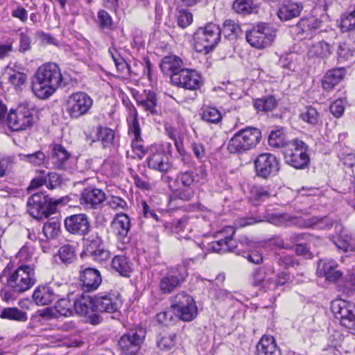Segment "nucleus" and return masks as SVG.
<instances>
[{"instance_id": "obj_3", "label": "nucleus", "mask_w": 355, "mask_h": 355, "mask_svg": "<svg viewBox=\"0 0 355 355\" xmlns=\"http://www.w3.org/2000/svg\"><path fill=\"white\" fill-rule=\"evenodd\" d=\"M220 39V29L214 24L198 28L194 34V47L198 52L209 53Z\"/></svg>"}, {"instance_id": "obj_62", "label": "nucleus", "mask_w": 355, "mask_h": 355, "mask_svg": "<svg viewBox=\"0 0 355 355\" xmlns=\"http://www.w3.org/2000/svg\"><path fill=\"white\" fill-rule=\"evenodd\" d=\"M170 187L176 191V196L181 200L189 201L193 197L194 191L191 187L173 188L172 186Z\"/></svg>"}, {"instance_id": "obj_15", "label": "nucleus", "mask_w": 355, "mask_h": 355, "mask_svg": "<svg viewBox=\"0 0 355 355\" xmlns=\"http://www.w3.org/2000/svg\"><path fill=\"white\" fill-rule=\"evenodd\" d=\"M254 165L257 175L263 178L274 175L279 171L276 157L270 153L259 155L254 162Z\"/></svg>"}, {"instance_id": "obj_43", "label": "nucleus", "mask_w": 355, "mask_h": 355, "mask_svg": "<svg viewBox=\"0 0 355 355\" xmlns=\"http://www.w3.org/2000/svg\"><path fill=\"white\" fill-rule=\"evenodd\" d=\"M232 9L237 13L248 15L257 9L254 0H236L232 4Z\"/></svg>"}, {"instance_id": "obj_38", "label": "nucleus", "mask_w": 355, "mask_h": 355, "mask_svg": "<svg viewBox=\"0 0 355 355\" xmlns=\"http://www.w3.org/2000/svg\"><path fill=\"white\" fill-rule=\"evenodd\" d=\"M333 221L327 217L313 216L304 220L302 227L318 230H327L331 227Z\"/></svg>"}, {"instance_id": "obj_11", "label": "nucleus", "mask_w": 355, "mask_h": 355, "mask_svg": "<svg viewBox=\"0 0 355 355\" xmlns=\"http://www.w3.org/2000/svg\"><path fill=\"white\" fill-rule=\"evenodd\" d=\"M188 272L184 268L177 267L163 275L159 282V289L162 294H170L185 282Z\"/></svg>"}, {"instance_id": "obj_9", "label": "nucleus", "mask_w": 355, "mask_h": 355, "mask_svg": "<svg viewBox=\"0 0 355 355\" xmlns=\"http://www.w3.org/2000/svg\"><path fill=\"white\" fill-rule=\"evenodd\" d=\"M275 37V31L263 23L258 24L245 33L247 42L257 49L269 46Z\"/></svg>"}, {"instance_id": "obj_53", "label": "nucleus", "mask_w": 355, "mask_h": 355, "mask_svg": "<svg viewBox=\"0 0 355 355\" xmlns=\"http://www.w3.org/2000/svg\"><path fill=\"white\" fill-rule=\"evenodd\" d=\"M273 274L274 270L272 268L266 270L259 268L256 270L253 273V285L259 287L268 276Z\"/></svg>"}, {"instance_id": "obj_14", "label": "nucleus", "mask_w": 355, "mask_h": 355, "mask_svg": "<svg viewBox=\"0 0 355 355\" xmlns=\"http://www.w3.org/2000/svg\"><path fill=\"white\" fill-rule=\"evenodd\" d=\"M146 331L143 328H136L123 335L119 341V346L125 354H135L143 343Z\"/></svg>"}, {"instance_id": "obj_31", "label": "nucleus", "mask_w": 355, "mask_h": 355, "mask_svg": "<svg viewBox=\"0 0 355 355\" xmlns=\"http://www.w3.org/2000/svg\"><path fill=\"white\" fill-rule=\"evenodd\" d=\"M302 8L300 3L288 1L279 6L277 15L282 21H288L298 17Z\"/></svg>"}, {"instance_id": "obj_12", "label": "nucleus", "mask_w": 355, "mask_h": 355, "mask_svg": "<svg viewBox=\"0 0 355 355\" xmlns=\"http://www.w3.org/2000/svg\"><path fill=\"white\" fill-rule=\"evenodd\" d=\"M332 311L342 326L355 329V305L345 300H336L332 303Z\"/></svg>"}, {"instance_id": "obj_48", "label": "nucleus", "mask_w": 355, "mask_h": 355, "mask_svg": "<svg viewBox=\"0 0 355 355\" xmlns=\"http://www.w3.org/2000/svg\"><path fill=\"white\" fill-rule=\"evenodd\" d=\"M0 317L4 319L18 321H26L27 320L26 313L17 308H6L3 309Z\"/></svg>"}, {"instance_id": "obj_55", "label": "nucleus", "mask_w": 355, "mask_h": 355, "mask_svg": "<svg viewBox=\"0 0 355 355\" xmlns=\"http://www.w3.org/2000/svg\"><path fill=\"white\" fill-rule=\"evenodd\" d=\"M223 32L228 37H239L241 34V28L234 21L227 19L223 24Z\"/></svg>"}, {"instance_id": "obj_2", "label": "nucleus", "mask_w": 355, "mask_h": 355, "mask_svg": "<svg viewBox=\"0 0 355 355\" xmlns=\"http://www.w3.org/2000/svg\"><path fill=\"white\" fill-rule=\"evenodd\" d=\"M261 139V132L253 127L243 128L230 138L227 149L232 154H243L254 148Z\"/></svg>"}, {"instance_id": "obj_8", "label": "nucleus", "mask_w": 355, "mask_h": 355, "mask_svg": "<svg viewBox=\"0 0 355 355\" xmlns=\"http://www.w3.org/2000/svg\"><path fill=\"white\" fill-rule=\"evenodd\" d=\"M27 205L28 212L36 219L47 218L56 210V204L44 193H37L31 196Z\"/></svg>"}, {"instance_id": "obj_32", "label": "nucleus", "mask_w": 355, "mask_h": 355, "mask_svg": "<svg viewBox=\"0 0 355 355\" xmlns=\"http://www.w3.org/2000/svg\"><path fill=\"white\" fill-rule=\"evenodd\" d=\"M73 308L76 313L80 315H85L96 310L94 306V298L89 295L82 294L77 297L73 302Z\"/></svg>"}, {"instance_id": "obj_34", "label": "nucleus", "mask_w": 355, "mask_h": 355, "mask_svg": "<svg viewBox=\"0 0 355 355\" xmlns=\"http://www.w3.org/2000/svg\"><path fill=\"white\" fill-rule=\"evenodd\" d=\"M137 105L141 107L148 114L155 115L157 114V98L156 94L149 91L145 97L137 96Z\"/></svg>"}, {"instance_id": "obj_46", "label": "nucleus", "mask_w": 355, "mask_h": 355, "mask_svg": "<svg viewBox=\"0 0 355 355\" xmlns=\"http://www.w3.org/2000/svg\"><path fill=\"white\" fill-rule=\"evenodd\" d=\"M201 119L208 123H217L222 119L220 112L215 107L205 106L202 108Z\"/></svg>"}, {"instance_id": "obj_5", "label": "nucleus", "mask_w": 355, "mask_h": 355, "mask_svg": "<svg viewBox=\"0 0 355 355\" xmlns=\"http://www.w3.org/2000/svg\"><path fill=\"white\" fill-rule=\"evenodd\" d=\"M171 306L176 315L185 322L193 320L198 314L194 300L184 291L177 293L171 298Z\"/></svg>"}, {"instance_id": "obj_18", "label": "nucleus", "mask_w": 355, "mask_h": 355, "mask_svg": "<svg viewBox=\"0 0 355 355\" xmlns=\"http://www.w3.org/2000/svg\"><path fill=\"white\" fill-rule=\"evenodd\" d=\"M147 163L148 168L162 173H166L172 168L168 155L160 148L151 150L147 157Z\"/></svg>"}, {"instance_id": "obj_23", "label": "nucleus", "mask_w": 355, "mask_h": 355, "mask_svg": "<svg viewBox=\"0 0 355 355\" xmlns=\"http://www.w3.org/2000/svg\"><path fill=\"white\" fill-rule=\"evenodd\" d=\"M112 228L118 239L125 242L130 229V219L125 214H116L112 221Z\"/></svg>"}, {"instance_id": "obj_54", "label": "nucleus", "mask_w": 355, "mask_h": 355, "mask_svg": "<svg viewBox=\"0 0 355 355\" xmlns=\"http://www.w3.org/2000/svg\"><path fill=\"white\" fill-rule=\"evenodd\" d=\"M132 110L133 112L132 121L129 123L128 133L133 138L141 137V128L138 121V113L136 108L131 105Z\"/></svg>"}, {"instance_id": "obj_36", "label": "nucleus", "mask_w": 355, "mask_h": 355, "mask_svg": "<svg viewBox=\"0 0 355 355\" xmlns=\"http://www.w3.org/2000/svg\"><path fill=\"white\" fill-rule=\"evenodd\" d=\"M112 268L123 277H129L132 271V263L123 255H116L112 259Z\"/></svg>"}, {"instance_id": "obj_58", "label": "nucleus", "mask_w": 355, "mask_h": 355, "mask_svg": "<svg viewBox=\"0 0 355 355\" xmlns=\"http://www.w3.org/2000/svg\"><path fill=\"white\" fill-rule=\"evenodd\" d=\"M132 150L135 155L132 156L133 158L142 159L146 154V149L143 144L141 137L132 138Z\"/></svg>"}, {"instance_id": "obj_64", "label": "nucleus", "mask_w": 355, "mask_h": 355, "mask_svg": "<svg viewBox=\"0 0 355 355\" xmlns=\"http://www.w3.org/2000/svg\"><path fill=\"white\" fill-rule=\"evenodd\" d=\"M98 21L102 28H110L112 25L111 16L107 12L103 10L98 12Z\"/></svg>"}, {"instance_id": "obj_56", "label": "nucleus", "mask_w": 355, "mask_h": 355, "mask_svg": "<svg viewBox=\"0 0 355 355\" xmlns=\"http://www.w3.org/2000/svg\"><path fill=\"white\" fill-rule=\"evenodd\" d=\"M337 57L339 62L349 60L353 57V51L345 42L340 43L337 49Z\"/></svg>"}, {"instance_id": "obj_57", "label": "nucleus", "mask_w": 355, "mask_h": 355, "mask_svg": "<svg viewBox=\"0 0 355 355\" xmlns=\"http://www.w3.org/2000/svg\"><path fill=\"white\" fill-rule=\"evenodd\" d=\"M177 21L180 27L184 28L189 26L193 21V15L190 12L186 10H180L177 15Z\"/></svg>"}, {"instance_id": "obj_61", "label": "nucleus", "mask_w": 355, "mask_h": 355, "mask_svg": "<svg viewBox=\"0 0 355 355\" xmlns=\"http://www.w3.org/2000/svg\"><path fill=\"white\" fill-rule=\"evenodd\" d=\"M195 178L191 171L180 173L177 177V182L183 187H191L194 182Z\"/></svg>"}, {"instance_id": "obj_47", "label": "nucleus", "mask_w": 355, "mask_h": 355, "mask_svg": "<svg viewBox=\"0 0 355 355\" xmlns=\"http://www.w3.org/2000/svg\"><path fill=\"white\" fill-rule=\"evenodd\" d=\"M59 257L64 263H71L76 259V247L71 244H66L60 247Z\"/></svg>"}, {"instance_id": "obj_28", "label": "nucleus", "mask_w": 355, "mask_h": 355, "mask_svg": "<svg viewBox=\"0 0 355 355\" xmlns=\"http://www.w3.org/2000/svg\"><path fill=\"white\" fill-rule=\"evenodd\" d=\"M335 228L340 232L338 236L333 237V242L337 248L345 252L354 251L355 241L346 233L342 225L336 224Z\"/></svg>"}, {"instance_id": "obj_1", "label": "nucleus", "mask_w": 355, "mask_h": 355, "mask_svg": "<svg viewBox=\"0 0 355 355\" xmlns=\"http://www.w3.org/2000/svg\"><path fill=\"white\" fill-rule=\"evenodd\" d=\"M62 81L60 69L55 63L44 64L37 70L33 92L40 98H47L56 91Z\"/></svg>"}, {"instance_id": "obj_27", "label": "nucleus", "mask_w": 355, "mask_h": 355, "mask_svg": "<svg viewBox=\"0 0 355 355\" xmlns=\"http://www.w3.org/2000/svg\"><path fill=\"white\" fill-rule=\"evenodd\" d=\"M60 297L55 289L50 286H38L33 292V300L37 305L44 306Z\"/></svg>"}, {"instance_id": "obj_22", "label": "nucleus", "mask_w": 355, "mask_h": 355, "mask_svg": "<svg viewBox=\"0 0 355 355\" xmlns=\"http://www.w3.org/2000/svg\"><path fill=\"white\" fill-rule=\"evenodd\" d=\"M73 313L72 305L70 301L66 298L59 299L55 307H47L40 314L42 317L49 318L59 316H71Z\"/></svg>"}, {"instance_id": "obj_13", "label": "nucleus", "mask_w": 355, "mask_h": 355, "mask_svg": "<svg viewBox=\"0 0 355 355\" xmlns=\"http://www.w3.org/2000/svg\"><path fill=\"white\" fill-rule=\"evenodd\" d=\"M171 81L179 87L192 91L199 89L202 85L201 76L196 70L187 68L172 74Z\"/></svg>"}, {"instance_id": "obj_19", "label": "nucleus", "mask_w": 355, "mask_h": 355, "mask_svg": "<svg viewBox=\"0 0 355 355\" xmlns=\"http://www.w3.org/2000/svg\"><path fill=\"white\" fill-rule=\"evenodd\" d=\"M105 192L97 188H85L81 193L80 204L86 209H97L105 200Z\"/></svg>"}, {"instance_id": "obj_45", "label": "nucleus", "mask_w": 355, "mask_h": 355, "mask_svg": "<svg viewBox=\"0 0 355 355\" xmlns=\"http://www.w3.org/2000/svg\"><path fill=\"white\" fill-rule=\"evenodd\" d=\"M42 232L47 239L56 238L60 232V223L55 218H52L44 223Z\"/></svg>"}, {"instance_id": "obj_30", "label": "nucleus", "mask_w": 355, "mask_h": 355, "mask_svg": "<svg viewBox=\"0 0 355 355\" xmlns=\"http://www.w3.org/2000/svg\"><path fill=\"white\" fill-rule=\"evenodd\" d=\"M333 50L334 48L331 43L320 40L309 46L307 54L309 57L324 60L332 54Z\"/></svg>"}, {"instance_id": "obj_51", "label": "nucleus", "mask_w": 355, "mask_h": 355, "mask_svg": "<svg viewBox=\"0 0 355 355\" xmlns=\"http://www.w3.org/2000/svg\"><path fill=\"white\" fill-rule=\"evenodd\" d=\"M27 81V75L22 72L13 71L9 75L8 82L16 89H21L22 86L25 85Z\"/></svg>"}, {"instance_id": "obj_41", "label": "nucleus", "mask_w": 355, "mask_h": 355, "mask_svg": "<svg viewBox=\"0 0 355 355\" xmlns=\"http://www.w3.org/2000/svg\"><path fill=\"white\" fill-rule=\"evenodd\" d=\"M191 230V224L187 217L181 218L174 224V231L179 239H189V233Z\"/></svg>"}, {"instance_id": "obj_33", "label": "nucleus", "mask_w": 355, "mask_h": 355, "mask_svg": "<svg viewBox=\"0 0 355 355\" xmlns=\"http://www.w3.org/2000/svg\"><path fill=\"white\" fill-rule=\"evenodd\" d=\"M182 60L176 55L165 56L160 64V68L163 73L166 75L175 74L178 73L180 70L184 69L182 67Z\"/></svg>"}, {"instance_id": "obj_6", "label": "nucleus", "mask_w": 355, "mask_h": 355, "mask_svg": "<svg viewBox=\"0 0 355 355\" xmlns=\"http://www.w3.org/2000/svg\"><path fill=\"white\" fill-rule=\"evenodd\" d=\"M93 105L92 98L85 92L71 94L65 103V111L71 119H76L85 115Z\"/></svg>"}, {"instance_id": "obj_50", "label": "nucleus", "mask_w": 355, "mask_h": 355, "mask_svg": "<svg viewBox=\"0 0 355 355\" xmlns=\"http://www.w3.org/2000/svg\"><path fill=\"white\" fill-rule=\"evenodd\" d=\"M340 28L343 32L355 30V7L352 12L342 15Z\"/></svg>"}, {"instance_id": "obj_63", "label": "nucleus", "mask_w": 355, "mask_h": 355, "mask_svg": "<svg viewBox=\"0 0 355 355\" xmlns=\"http://www.w3.org/2000/svg\"><path fill=\"white\" fill-rule=\"evenodd\" d=\"M34 248L27 245H24L17 254L20 261L27 262L30 261L34 255Z\"/></svg>"}, {"instance_id": "obj_39", "label": "nucleus", "mask_w": 355, "mask_h": 355, "mask_svg": "<svg viewBox=\"0 0 355 355\" xmlns=\"http://www.w3.org/2000/svg\"><path fill=\"white\" fill-rule=\"evenodd\" d=\"M277 101L273 96H268L254 101L256 110L264 112L272 111L277 106Z\"/></svg>"}, {"instance_id": "obj_37", "label": "nucleus", "mask_w": 355, "mask_h": 355, "mask_svg": "<svg viewBox=\"0 0 355 355\" xmlns=\"http://www.w3.org/2000/svg\"><path fill=\"white\" fill-rule=\"evenodd\" d=\"M289 141L286 139L283 128L272 130L268 136V145L272 148H284L285 150Z\"/></svg>"}, {"instance_id": "obj_40", "label": "nucleus", "mask_w": 355, "mask_h": 355, "mask_svg": "<svg viewBox=\"0 0 355 355\" xmlns=\"http://www.w3.org/2000/svg\"><path fill=\"white\" fill-rule=\"evenodd\" d=\"M176 334L163 332L159 334L157 339V345L161 350H171L175 344Z\"/></svg>"}, {"instance_id": "obj_29", "label": "nucleus", "mask_w": 355, "mask_h": 355, "mask_svg": "<svg viewBox=\"0 0 355 355\" xmlns=\"http://www.w3.org/2000/svg\"><path fill=\"white\" fill-rule=\"evenodd\" d=\"M257 355H282L275 338L272 336H263L257 345Z\"/></svg>"}, {"instance_id": "obj_25", "label": "nucleus", "mask_w": 355, "mask_h": 355, "mask_svg": "<svg viewBox=\"0 0 355 355\" xmlns=\"http://www.w3.org/2000/svg\"><path fill=\"white\" fill-rule=\"evenodd\" d=\"M226 231L230 233V235L225 236L223 239L214 241L209 244L211 251L217 253H225L234 250L236 248V241L233 239L235 230L232 227H227Z\"/></svg>"}, {"instance_id": "obj_52", "label": "nucleus", "mask_w": 355, "mask_h": 355, "mask_svg": "<svg viewBox=\"0 0 355 355\" xmlns=\"http://www.w3.org/2000/svg\"><path fill=\"white\" fill-rule=\"evenodd\" d=\"M85 242V251L87 254L94 252V250L103 245L101 237L98 233L90 234Z\"/></svg>"}, {"instance_id": "obj_21", "label": "nucleus", "mask_w": 355, "mask_h": 355, "mask_svg": "<svg viewBox=\"0 0 355 355\" xmlns=\"http://www.w3.org/2000/svg\"><path fill=\"white\" fill-rule=\"evenodd\" d=\"M51 162L53 167L60 170H65L72 157L69 152L61 144H53L51 146Z\"/></svg>"}, {"instance_id": "obj_24", "label": "nucleus", "mask_w": 355, "mask_h": 355, "mask_svg": "<svg viewBox=\"0 0 355 355\" xmlns=\"http://www.w3.org/2000/svg\"><path fill=\"white\" fill-rule=\"evenodd\" d=\"M337 263L332 259H320L318 263L317 274L325 277L329 282H336L340 276L341 272L336 270Z\"/></svg>"}, {"instance_id": "obj_26", "label": "nucleus", "mask_w": 355, "mask_h": 355, "mask_svg": "<svg viewBox=\"0 0 355 355\" xmlns=\"http://www.w3.org/2000/svg\"><path fill=\"white\" fill-rule=\"evenodd\" d=\"M320 21L313 16L304 17L300 19L296 26V31L301 39L311 37V34L319 27Z\"/></svg>"}, {"instance_id": "obj_60", "label": "nucleus", "mask_w": 355, "mask_h": 355, "mask_svg": "<svg viewBox=\"0 0 355 355\" xmlns=\"http://www.w3.org/2000/svg\"><path fill=\"white\" fill-rule=\"evenodd\" d=\"M87 254L98 262H103L110 257V252L105 249L104 245H102L101 247L94 250V252H89Z\"/></svg>"}, {"instance_id": "obj_44", "label": "nucleus", "mask_w": 355, "mask_h": 355, "mask_svg": "<svg viewBox=\"0 0 355 355\" xmlns=\"http://www.w3.org/2000/svg\"><path fill=\"white\" fill-rule=\"evenodd\" d=\"M97 139L101 141L103 146L110 147L114 142V131L110 128L98 126L96 130Z\"/></svg>"}, {"instance_id": "obj_7", "label": "nucleus", "mask_w": 355, "mask_h": 355, "mask_svg": "<svg viewBox=\"0 0 355 355\" xmlns=\"http://www.w3.org/2000/svg\"><path fill=\"white\" fill-rule=\"evenodd\" d=\"M284 153L286 162L295 168H303L309 162L307 146L304 141L297 139L288 142Z\"/></svg>"}, {"instance_id": "obj_35", "label": "nucleus", "mask_w": 355, "mask_h": 355, "mask_svg": "<svg viewBox=\"0 0 355 355\" xmlns=\"http://www.w3.org/2000/svg\"><path fill=\"white\" fill-rule=\"evenodd\" d=\"M344 68H337L328 71L323 78L322 86L326 90L332 89L345 77Z\"/></svg>"}, {"instance_id": "obj_59", "label": "nucleus", "mask_w": 355, "mask_h": 355, "mask_svg": "<svg viewBox=\"0 0 355 355\" xmlns=\"http://www.w3.org/2000/svg\"><path fill=\"white\" fill-rule=\"evenodd\" d=\"M109 53L112 55V60L114 62L117 71L124 76L129 75L130 67L127 64V62L123 58H116V56H114L111 49L109 50Z\"/></svg>"}, {"instance_id": "obj_42", "label": "nucleus", "mask_w": 355, "mask_h": 355, "mask_svg": "<svg viewBox=\"0 0 355 355\" xmlns=\"http://www.w3.org/2000/svg\"><path fill=\"white\" fill-rule=\"evenodd\" d=\"M300 117L304 122L311 125H316L321 121L319 112L312 106L306 107L301 112Z\"/></svg>"}, {"instance_id": "obj_17", "label": "nucleus", "mask_w": 355, "mask_h": 355, "mask_svg": "<svg viewBox=\"0 0 355 355\" xmlns=\"http://www.w3.org/2000/svg\"><path fill=\"white\" fill-rule=\"evenodd\" d=\"M66 230L71 234L85 236L90 230V223L86 214H74L67 217L64 220Z\"/></svg>"}, {"instance_id": "obj_20", "label": "nucleus", "mask_w": 355, "mask_h": 355, "mask_svg": "<svg viewBox=\"0 0 355 355\" xmlns=\"http://www.w3.org/2000/svg\"><path fill=\"white\" fill-rule=\"evenodd\" d=\"M80 282L83 291L91 292L96 291L102 282L100 272L93 268H87L80 272Z\"/></svg>"}, {"instance_id": "obj_4", "label": "nucleus", "mask_w": 355, "mask_h": 355, "mask_svg": "<svg viewBox=\"0 0 355 355\" xmlns=\"http://www.w3.org/2000/svg\"><path fill=\"white\" fill-rule=\"evenodd\" d=\"M35 282V268L26 264L19 266L8 278V285L18 293L28 291Z\"/></svg>"}, {"instance_id": "obj_49", "label": "nucleus", "mask_w": 355, "mask_h": 355, "mask_svg": "<svg viewBox=\"0 0 355 355\" xmlns=\"http://www.w3.org/2000/svg\"><path fill=\"white\" fill-rule=\"evenodd\" d=\"M18 156L21 161L35 165H41L44 163L46 159L44 153L40 150L31 154L20 153Z\"/></svg>"}, {"instance_id": "obj_16", "label": "nucleus", "mask_w": 355, "mask_h": 355, "mask_svg": "<svg viewBox=\"0 0 355 355\" xmlns=\"http://www.w3.org/2000/svg\"><path fill=\"white\" fill-rule=\"evenodd\" d=\"M121 304V296L118 293L98 295L94 297L95 309L101 312L116 313Z\"/></svg>"}, {"instance_id": "obj_10", "label": "nucleus", "mask_w": 355, "mask_h": 355, "mask_svg": "<svg viewBox=\"0 0 355 355\" xmlns=\"http://www.w3.org/2000/svg\"><path fill=\"white\" fill-rule=\"evenodd\" d=\"M33 112L26 104H20L11 110L7 117V123L13 131H21L33 125Z\"/></svg>"}]
</instances>
